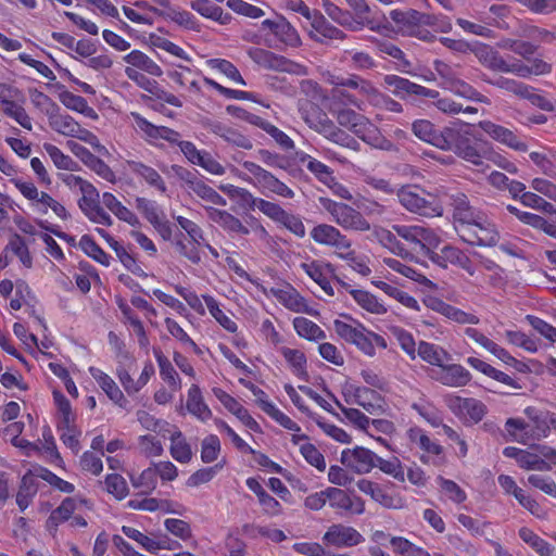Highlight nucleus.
<instances>
[{"instance_id":"53","label":"nucleus","mask_w":556,"mask_h":556,"mask_svg":"<svg viewBox=\"0 0 556 556\" xmlns=\"http://www.w3.org/2000/svg\"><path fill=\"white\" fill-rule=\"evenodd\" d=\"M417 353L424 362L439 368L452 358L444 348L427 341L419 342Z\"/></svg>"},{"instance_id":"34","label":"nucleus","mask_w":556,"mask_h":556,"mask_svg":"<svg viewBox=\"0 0 556 556\" xmlns=\"http://www.w3.org/2000/svg\"><path fill=\"white\" fill-rule=\"evenodd\" d=\"M323 541L329 546L352 547L364 542V536L351 526L336 523L328 528Z\"/></svg>"},{"instance_id":"24","label":"nucleus","mask_w":556,"mask_h":556,"mask_svg":"<svg viewBox=\"0 0 556 556\" xmlns=\"http://www.w3.org/2000/svg\"><path fill=\"white\" fill-rule=\"evenodd\" d=\"M81 506L91 508V503L84 497H65L61 504L50 513L45 523L46 530L52 536H55L60 525L64 523L65 521H70L72 515Z\"/></svg>"},{"instance_id":"45","label":"nucleus","mask_w":556,"mask_h":556,"mask_svg":"<svg viewBox=\"0 0 556 556\" xmlns=\"http://www.w3.org/2000/svg\"><path fill=\"white\" fill-rule=\"evenodd\" d=\"M190 238V243L187 244L185 240L177 239L175 242L178 253L190 261L192 264L198 265L201 262V253L199 247L205 241L202 228L197 224L194 228L187 233Z\"/></svg>"},{"instance_id":"46","label":"nucleus","mask_w":556,"mask_h":556,"mask_svg":"<svg viewBox=\"0 0 556 556\" xmlns=\"http://www.w3.org/2000/svg\"><path fill=\"white\" fill-rule=\"evenodd\" d=\"M466 363L471 368L476 369L477 371L483 374L484 376H486L502 384H505V386L516 389V390H519L522 388V386L519 383L518 379L507 375L506 372H504L500 369H496L492 365L488 364L486 362H484L478 357L469 356L466 359Z\"/></svg>"},{"instance_id":"47","label":"nucleus","mask_w":556,"mask_h":556,"mask_svg":"<svg viewBox=\"0 0 556 556\" xmlns=\"http://www.w3.org/2000/svg\"><path fill=\"white\" fill-rule=\"evenodd\" d=\"M188 5L202 17L214 21L219 25H228L232 20L230 13L225 12L223 8L213 3L212 0H190Z\"/></svg>"},{"instance_id":"37","label":"nucleus","mask_w":556,"mask_h":556,"mask_svg":"<svg viewBox=\"0 0 556 556\" xmlns=\"http://www.w3.org/2000/svg\"><path fill=\"white\" fill-rule=\"evenodd\" d=\"M14 186L29 201V206L34 212L41 215L48 214L54 198L45 191H39L31 181L14 180Z\"/></svg>"},{"instance_id":"26","label":"nucleus","mask_w":556,"mask_h":556,"mask_svg":"<svg viewBox=\"0 0 556 556\" xmlns=\"http://www.w3.org/2000/svg\"><path fill=\"white\" fill-rule=\"evenodd\" d=\"M429 260L443 268L454 265L470 276L476 275V266L470 257L464 251L453 245H444L440 252L432 250V253L429 254Z\"/></svg>"},{"instance_id":"22","label":"nucleus","mask_w":556,"mask_h":556,"mask_svg":"<svg viewBox=\"0 0 556 556\" xmlns=\"http://www.w3.org/2000/svg\"><path fill=\"white\" fill-rule=\"evenodd\" d=\"M485 135H488L492 140L514 150L517 152H527L528 144L527 142L514 130L504 127L500 124H496L489 119L480 121L477 124Z\"/></svg>"},{"instance_id":"6","label":"nucleus","mask_w":556,"mask_h":556,"mask_svg":"<svg viewBox=\"0 0 556 556\" xmlns=\"http://www.w3.org/2000/svg\"><path fill=\"white\" fill-rule=\"evenodd\" d=\"M320 5L325 13L337 24L351 31H359L368 28L372 31L381 33L388 29V21L380 14H353L348 10L341 9L331 0H321Z\"/></svg>"},{"instance_id":"48","label":"nucleus","mask_w":556,"mask_h":556,"mask_svg":"<svg viewBox=\"0 0 556 556\" xmlns=\"http://www.w3.org/2000/svg\"><path fill=\"white\" fill-rule=\"evenodd\" d=\"M101 203L119 220L125 222L132 227L140 225L138 216L131 210L125 206L112 192H103L101 197Z\"/></svg>"},{"instance_id":"7","label":"nucleus","mask_w":556,"mask_h":556,"mask_svg":"<svg viewBox=\"0 0 556 556\" xmlns=\"http://www.w3.org/2000/svg\"><path fill=\"white\" fill-rule=\"evenodd\" d=\"M396 195L402 206L410 213L425 217H437L443 214V203L439 195L416 185L402 186L396 191Z\"/></svg>"},{"instance_id":"11","label":"nucleus","mask_w":556,"mask_h":556,"mask_svg":"<svg viewBox=\"0 0 556 556\" xmlns=\"http://www.w3.org/2000/svg\"><path fill=\"white\" fill-rule=\"evenodd\" d=\"M249 58L258 66L276 72H282L293 75L306 74L304 65L299 64L283 55L276 54L267 49L252 47L248 50Z\"/></svg>"},{"instance_id":"64","label":"nucleus","mask_w":556,"mask_h":556,"mask_svg":"<svg viewBox=\"0 0 556 556\" xmlns=\"http://www.w3.org/2000/svg\"><path fill=\"white\" fill-rule=\"evenodd\" d=\"M410 408L415 410L431 427L438 428L443 425V417L439 409L427 399L421 397L418 402H413Z\"/></svg>"},{"instance_id":"44","label":"nucleus","mask_w":556,"mask_h":556,"mask_svg":"<svg viewBox=\"0 0 556 556\" xmlns=\"http://www.w3.org/2000/svg\"><path fill=\"white\" fill-rule=\"evenodd\" d=\"M472 376L468 369L460 364H443L438 374L437 380L443 386L460 388L469 384Z\"/></svg>"},{"instance_id":"2","label":"nucleus","mask_w":556,"mask_h":556,"mask_svg":"<svg viewBox=\"0 0 556 556\" xmlns=\"http://www.w3.org/2000/svg\"><path fill=\"white\" fill-rule=\"evenodd\" d=\"M525 415L529 421L513 417L506 420L507 440L528 445L531 441H539L549 435L553 413L528 406L525 408Z\"/></svg>"},{"instance_id":"36","label":"nucleus","mask_w":556,"mask_h":556,"mask_svg":"<svg viewBox=\"0 0 556 556\" xmlns=\"http://www.w3.org/2000/svg\"><path fill=\"white\" fill-rule=\"evenodd\" d=\"M230 188H231V190H229V192L232 195L239 197L245 203H251L260 212H262L264 215H266L267 217H269L270 219H273L276 223H279L287 212L278 203H275V202L262 199V198H255L249 190H247L244 188L235 187V186H230Z\"/></svg>"},{"instance_id":"39","label":"nucleus","mask_w":556,"mask_h":556,"mask_svg":"<svg viewBox=\"0 0 556 556\" xmlns=\"http://www.w3.org/2000/svg\"><path fill=\"white\" fill-rule=\"evenodd\" d=\"M88 371L99 388L116 406L126 408L128 405V400L109 374L94 366H90Z\"/></svg>"},{"instance_id":"5","label":"nucleus","mask_w":556,"mask_h":556,"mask_svg":"<svg viewBox=\"0 0 556 556\" xmlns=\"http://www.w3.org/2000/svg\"><path fill=\"white\" fill-rule=\"evenodd\" d=\"M174 291L181 296L187 305L198 315L204 316L206 311L214 320L227 332L236 333L238 331L237 323L225 312L224 304L214 295L204 293L199 295L191 288L174 285Z\"/></svg>"},{"instance_id":"9","label":"nucleus","mask_w":556,"mask_h":556,"mask_svg":"<svg viewBox=\"0 0 556 556\" xmlns=\"http://www.w3.org/2000/svg\"><path fill=\"white\" fill-rule=\"evenodd\" d=\"M320 203L329 213L331 220L344 230L358 232L370 230V223L351 205L328 198H320Z\"/></svg>"},{"instance_id":"58","label":"nucleus","mask_w":556,"mask_h":556,"mask_svg":"<svg viewBox=\"0 0 556 556\" xmlns=\"http://www.w3.org/2000/svg\"><path fill=\"white\" fill-rule=\"evenodd\" d=\"M292 325L296 334L307 341L318 342L327 338L321 327L306 317H295Z\"/></svg>"},{"instance_id":"57","label":"nucleus","mask_w":556,"mask_h":556,"mask_svg":"<svg viewBox=\"0 0 556 556\" xmlns=\"http://www.w3.org/2000/svg\"><path fill=\"white\" fill-rule=\"evenodd\" d=\"M346 290L352 295L357 305L368 313L376 315H382L387 313L388 309L384 304L369 291L363 289H352L350 285Z\"/></svg>"},{"instance_id":"55","label":"nucleus","mask_w":556,"mask_h":556,"mask_svg":"<svg viewBox=\"0 0 556 556\" xmlns=\"http://www.w3.org/2000/svg\"><path fill=\"white\" fill-rule=\"evenodd\" d=\"M25 104H26V97L24 93L21 97H17L14 100H12L1 106H2L3 114L5 116L14 119L23 128H25L27 130H31L33 123H31L30 116L27 114V112L25 110Z\"/></svg>"},{"instance_id":"19","label":"nucleus","mask_w":556,"mask_h":556,"mask_svg":"<svg viewBox=\"0 0 556 556\" xmlns=\"http://www.w3.org/2000/svg\"><path fill=\"white\" fill-rule=\"evenodd\" d=\"M391 20L397 26V29L410 36H418L419 38L426 39L420 36L421 25H434L433 20L435 18L432 14L421 13L417 10H392L390 12Z\"/></svg>"},{"instance_id":"52","label":"nucleus","mask_w":556,"mask_h":556,"mask_svg":"<svg viewBox=\"0 0 556 556\" xmlns=\"http://www.w3.org/2000/svg\"><path fill=\"white\" fill-rule=\"evenodd\" d=\"M124 62L137 71L144 72L151 76L160 77L163 71L149 55L140 50H132L123 58Z\"/></svg>"},{"instance_id":"49","label":"nucleus","mask_w":556,"mask_h":556,"mask_svg":"<svg viewBox=\"0 0 556 556\" xmlns=\"http://www.w3.org/2000/svg\"><path fill=\"white\" fill-rule=\"evenodd\" d=\"M186 408L193 417L202 422H206L213 416V413L205 403L201 389L198 384H191L189 388Z\"/></svg>"},{"instance_id":"10","label":"nucleus","mask_w":556,"mask_h":556,"mask_svg":"<svg viewBox=\"0 0 556 556\" xmlns=\"http://www.w3.org/2000/svg\"><path fill=\"white\" fill-rule=\"evenodd\" d=\"M243 168L251 174L250 182L264 195L276 194L285 199L294 198V191L283 181L279 180L274 174L263 168L261 165L244 161Z\"/></svg>"},{"instance_id":"35","label":"nucleus","mask_w":556,"mask_h":556,"mask_svg":"<svg viewBox=\"0 0 556 556\" xmlns=\"http://www.w3.org/2000/svg\"><path fill=\"white\" fill-rule=\"evenodd\" d=\"M471 51L484 67L500 73H510L514 70V60H505L497 50L486 43H477Z\"/></svg>"},{"instance_id":"54","label":"nucleus","mask_w":556,"mask_h":556,"mask_svg":"<svg viewBox=\"0 0 556 556\" xmlns=\"http://www.w3.org/2000/svg\"><path fill=\"white\" fill-rule=\"evenodd\" d=\"M412 132L420 141L438 149L441 140V129L429 119L420 118L412 123Z\"/></svg>"},{"instance_id":"27","label":"nucleus","mask_w":556,"mask_h":556,"mask_svg":"<svg viewBox=\"0 0 556 556\" xmlns=\"http://www.w3.org/2000/svg\"><path fill=\"white\" fill-rule=\"evenodd\" d=\"M346 402L363 407L370 415L384 414L387 403L384 397L375 389L354 387L348 394Z\"/></svg>"},{"instance_id":"28","label":"nucleus","mask_w":556,"mask_h":556,"mask_svg":"<svg viewBox=\"0 0 556 556\" xmlns=\"http://www.w3.org/2000/svg\"><path fill=\"white\" fill-rule=\"evenodd\" d=\"M266 295L274 296L285 308L293 313H304L313 315V308L307 300L290 283L285 288H270L268 291L263 289Z\"/></svg>"},{"instance_id":"31","label":"nucleus","mask_w":556,"mask_h":556,"mask_svg":"<svg viewBox=\"0 0 556 556\" xmlns=\"http://www.w3.org/2000/svg\"><path fill=\"white\" fill-rule=\"evenodd\" d=\"M312 240L319 244L332 248L336 255L342 250L351 248V240L338 228L329 224H318L309 232Z\"/></svg>"},{"instance_id":"33","label":"nucleus","mask_w":556,"mask_h":556,"mask_svg":"<svg viewBox=\"0 0 556 556\" xmlns=\"http://www.w3.org/2000/svg\"><path fill=\"white\" fill-rule=\"evenodd\" d=\"M78 205L92 223L106 227L112 226L113 219L104 207L101 206L99 201V191L94 186L83 193V197L78 201Z\"/></svg>"},{"instance_id":"13","label":"nucleus","mask_w":556,"mask_h":556,"mask_svg":"<svg viewBox=\"0 0 556 556\" xmlns=\"http://www.w3.org/2000/svg\"><path fill=\"white\" fill-rule=\"evenodd\" d=\"M299 114L309 128L326 137L334 138L340 134V130L328 117L327 113L309 100H301L299 102Z\"/></svg>"},{"instance_id":"29","label":"nucleus","mask_w":556,"mask_h":556,"mask_svg":"<svg viewBox=\"0 0 556 556\" xmlns=\"http://www.w3.org/2000/svg\"><path fill=\"white\" fill-rule=\"evenodd\" d=\"M340 462L346 468L358 475L370 472L377 464V454L371 450L355 446L354 448H345L341 453Z\"/></svg>"},{"instance_id":"16","label":"nucleus","mask_w":556,"mask_h":556,"mask_svg":"<svg viewBox=\"0 0 556 556\" xmlns=\"http://www.w3.org/2000/svg\"><path fill=\"white\" fill-rule=\"evenodd\" d=\"M470 245L493 247L500 239L495 225L483 214L469 228L460 227V237Z\"/></svg>"},{"instance_id":"62","label":"nucleus","mask_w":556,"mask_h":556,"mask_svg":"<svg viewBox=\"0 0 556 556\" xmlns=\"http://www.w3.org/2000/svg\"><path fill=\"white\" fill-rule=\"evenodd\" d=\"M76 420L66 421H58L56 430L60 435V440L62 443L72 450L74 454H78L80 451V441L79 438L81 435V431L76 427Z\"/></svg>"},{"instance_id":"21","label":"nucleus","mask_w":556,"mask_h":556,"mask_svg":"<svg viewBox=\"0 0 556 556\" xmlns=\"http://www.w3.org/2000/svg\"><path fill=\"white\" fill-rule=\"evenodd\" d=\"M326 497H328L329 506L339 514L362 515L365 513L364 500L354 492L328 486Z\"/></svg>"},{"instance_id":"32","label":"nucleus","mask_w":556,"mask_h":556,"mask_svg":"<svg viewBox=\"0 0 556 556\" xmlns=\"http://www.w3.org/2000/svg\"><path fill=\"white\" fill-rule=\"evenodd\" d=\"M122 532L151 554H156L161 549H174L179 546L177 541L170 540L166 534H159L156 538H151L130 526H123Z\"/></svg>"},{"instance_id":"43","label":"nucleus","mask_w":556,"mask_h":556,"mask_svg":"<svg viewBox=\"0 0 556 556\" xmlns=\"http://www.w3.org/2000/svg\"><path fill=\"white\" fill-rule=\"evenodd\" d=\"M126 165L134 175L139 177L149 187L155 189L160 193H165L167 191L165 180L152 166L135 160H127Z\"/></svg>"},{"instance_id":"23","label":"nucleus","mask_w":556,"mask_h":556,"mask_svg":"<svg viewBox=\"0 0 556 556\" xmlns=\"http://www.w3.org/2000/svg\"><path fill=\"white\" fill-rule=\"evenodd\" d=\"M301 268L329 296L334 295V290L331 286L332 279H336L344 289L349 288L348 283L336 276V268L331 263H323L314 260L309 263H302Z\"/></svg>"},{"instance_id":"60","label":"nucleus","mask_w":556,"mask_h":556,"mask_svg":"<svg viewBox=\"0 0 556 556\" xmlns=\"http://www.w3.org/2000/svg\"><path fill=\"white\" fill-rule=\"evenodd\" d=\"M60 101L68 110L83 114L88 118L98 119L99 117L96 110L88 104V101L83 96L71 91H63L60 93Z\"/></svg>"},{"instance_id":"18","label":"nucleus","mask_w":556,"mask_h":556,"mask_svg":"<svg viewBox=\"0 0 556 556\" xmlns=\"http://www.w3.org/2000/svg\"><path fill=\"white\" fill-rule=\"evenodd\" d=\"M424 304L429 309L444 316L446 319L457 325H479L480 318L477 314L466 312L459 307H456L443 299L437 295H426L424 298Z\"/></svg>"},{"instance_id":"4","label":"nucleus","mask_w":556,"mask_h":556,"mask_svg":"<svg viewBox=\"0 0 556 556\" xmlns=\"http://www.w3.org/2000/svg\"><path fill=\"white\" fill-rule=\"evenodd\" d=\"M384 84L391 88L393 94L401 99L428 98L435 100V108L444 114L456 115L463 110V105L452 98H440L438 90L427 88L410 81L407 78L394 74H388L383 78Z\"/></svg>"},{"instance_id":"56","label":"nucleus","mask_w":556,"mask_h":556,"mask_svg":"<svg viewBox=\"0 0 556 556\" xmlns=\"http://www.w3.org/2000/svg\"><path fill=\"white\" fill-rule=\"evenodd\" d=\"M170 446L169 454L170 456L180 464H188L191 462L193 453L191 450V445L187 442L184 433L178 429L174 428V431L169 435Z\"/></svg>"},{"instance_id":"42","label":"nucleus","mask_w":556,"mask_h":556,"mask_svg":"<svg viewBox=\"0 0 556 556\" xmlns=\"http://www.w3.org/2000/svg\"><path fill=\"white\" fill-rule=\"evenodd\" d=\"M357 489L369 495L371 500L380 504L386 508H400L401 507V497L394 496L390 494L384 488H382L377 482H374L368 479H359L356 482Z\"/></svg>"},{"instance_id":"12","label":"nucleus","mask_w":556,"mask_h":556,"mask_svg":"<svg viewBox=\"0 0 556 556\" xmlns=\"http://www.w3.org/2000/svg\"><path fill=\"white\" fill-rule=\"evenodd\" d=\"M135 204L139 213L161 238L165 241H170L173 238V225L167 219L163 207L156 201L143 197H137Z\"/></svg>"},{"instance_id":"17","label":"nucleus","mask_w":556,"mask_h":556,"mask_svg":"<svg viewBox=\"0 0 556 556\" xmlns=\"http://www.w3.org/2000/svg\"><path fill=\"white\" fill-rule=\"evenodd\" d=\"M262 30L266 36L274 37L278 42L274 45L276 48H279L280 45L298 48L302 43L298 30L283 16H277L274 20H264L262 22Z\"/></svg>"},{"instance_id":"14","label":"nucleus","mask_w":556,"mask_h":556,"mask_svg":"<svg viewBox=\"0 0 556 556\" xmlns=\"http://www.w3.org/2000/svg\"><path fill=\"white\" fill-rule=\"evenodd\" d=\"M130 118L132 119L134 129L150 146L159 147L161 140L169 143L177 139V130L167 126L154 125L138 112H131Z\"/></svg>"},{"instance_id":"63","label":"nucleus","mask_w":556,"mask_h":556,"mask_svg":"<svg viewBox=\"0 0 556 556\" xmlns=\"http://www.w3.org/2000/svg\"><path fill=\"white\" fill-rule=\"evenodd\" d=\"M155 358L160 368L161 379L169 387L172 392L181 389V379L169 359L161 351L155 352Z\"/></svg>"},{"instance_id":"30","label":"nucleus","mask_w":556,"mask_h":556,"mask_svg":"<svg viewBox=\"0 0 556 556\" xmlns=\"http://www.w3.org/2000/svg\"><path fill=\"white\" fill-rule=\"evenodd\" d=\"M406 438L416 447L422 451L420 462L422 464H429L432 457L443 458L444 448L435 440H432L426 430L419 426H412L406 430Z\"/></svg>"},{"instance_id":"50","label":"nucleus","mask_w":556,"mask_h":556,"mask_svg":"<svg viewBox=\"0 0 556 556\" xmlns=\"http://www.w3.org/2000/svg\"><path fill=\"white\" fill-rule=\"evenodd\" d=\"M38 493V481L37 478L27 471L21 478L18 490L15 496L16 505L21 511L26 510L34 502Z\"/></svg>"},{"instance_id":"15","label":"nucleus","mask_w":556,"mask_h":556,"mask_svg":"<svg viewBox=\"0 0 556 556\" xmlns=\"http://www.w3.org/2000/svg\"><path fill=\"white\" fill-rule=\"evenodd\" d=\"M239 383L252 392V394L256 397V404L258 405V407L279 426L289 431L298 432L301 430V427L295 421H293L288 415L280 410L271 401H269L268 395L264 390L258 388L252 381L245 380L243 378L239 379Z\"/></svg>"},{"instance_id":"3","label":"nucleus","mask_w":556,"mask_h":556,"mask_svg":"<svg viewBox=\"0 0 556 556\" xmlns=\"http://www.w3.org/2000/svg\"><path fill=\"white\" fill-rule=\"evenodd\" d=\"M333 330L339 339L355 345L367 356H374L376 349L386 350L388 348L387 340L382 336L367 329L364 324L348 314L333 320Z\"/></svg>"},{"instance_id":"20","label":"nucleus","mask_w":556,"mask_h":556,"mask_svg":"<svg viewBox=\"0 0 556 556\" xmlns=\"http://www.w3.org/2000/svg\"><path fill=\"white\" fill-rule=\"evenodd\" d=\"M336 117L339 125L350 129L366 142L376 139L378 135V128L367 117L351 109L339 110Z\"/></svg>"},{"instance_id":"25","label":"nucleus","mask_w":556,"mask_h":556,"mask_svg":"<svg viewBox=\"0 0 556 556\" xmlns=\"http://www.w3.org/2000/svg\"><path fill=\"white\" fill-rule=\"evenodd\" d=\"M448 407L465 425H477L488 413L486 405L473 397L454 396L450 399Z\"/></svg>"},{"instance_id":"8","label":"nucleus","mask_w":556,"mask_h":556,"mask_svg":"<svg viewBox=\"0 0 556 556\" xmlns=\"http://www.w3.org/2000/svg\"><path fill=\"white\" fill-rule=\"evenodd\" d=\"M394 232L405 241L407 248L429 258L432 250H435L441 239L438 233L420 225H393Z\"/></svg>"},{"instance_id":"38","label":"nucleus","mask_w":556,"mask_h":556,"mask_svg":"<svg viewBox=\"0 0 556 556\" xmlns=\"http://www.w3.org/2000/svg\"><path fill=\"white\" fill-rule=\"evenodd\" d=\"M187 177L181 176L185 180L188 190L200 198L202 201L212 205L226 206L227 200L220 195L214 188L208 186L205 181L200 179L194 173L186 172Z\"/></svg>"},{"instance_id":"61","label":"nucleus","mask_w":556,"mask_h":556,"mask_svg":"<svg viewBox=\"0 0 556 556\" xmlns=\"http://www.w3.org/2000/svg\"><path fill=\"white\" fill-rule=\"evenodd\" d=\"M313 30L316 33V40L324 41V39L330 40H344L346 34L340 28L332 25L321 13L313 20L311 24Z\"/></svg>"},{"instance_id":"41","label":"nucleus","mask_w":556,"mask_h":556,"mask_svg":"<svg viewBox=\"0 0 556 556\" xmlns=\"http://www.w3.org/2000/svg\"><path fill=\"white\" fill-rule=\"evenodd\" d=\"M203 207L206 212L207 218L211 222L217 224L225 231L242 236L249 235L250 231L248 227H245L242 222L231 213L225 210L216 208L214 206L203 205Z\"/></svg>"},{"instance_id":"1","label":"nucleus","mask_w":556,"mask_h":556,"mask_svg":"<svg viewBox=\"0 0 556 556\" xmlns=\"http://www.w3.org/2000/svg\"><path fill=\"white\" fill-rule=\"evenodd\" d=\"M475 127H477V124H470L460 119L442 127L438 149L452 151L458 157L475 166H483L482 152L477 144L472 143V140H480V137L473 134Z\"/></svg>"},{"instance_id":"51","label":"nucleus","mask_w":556,"mask_h":556,"mask_svg":"<svg viewBox=\"0 0 556 556\" xmlns=\"http://www.w3.org/2000/svg\"><path fill=\"white\" fill-rule=\"evenodd\" d=\"M280 353L287 362L292 374L303 381H308L307 358L305 353L298 349L282 346Z\"/></svg>"},{"instance_id":"40","label":"nucleus","mask_w":556,"mask_h":556,"mask_svg":"<svg viewBox=\"0 0 556 556\" xmlns=\"http://www.w3.org/2000/svg\"><path fill=\"white\" fill-rule=\"evenodd\" d=\"M208 130L233 147L243 150H251L253 148L252 140L247 135L227 123L214 121L208 124Z\"/></svg>"},{"instance_id":"59","label":"nucleus","mask_w":556,"mask_h":556,"mask_svg":"<svg viewBox=\"0 0 556 556\" xmlns=\"http://www.w3.org/2000/svg\"><path fill=\"white\" fill-rule=\"evenodd\" d=\"M519 538L533 548L540 556H556L555 546L538 535L532 529L522 527L518 530Z\"/></svg>"}]
</instances>
